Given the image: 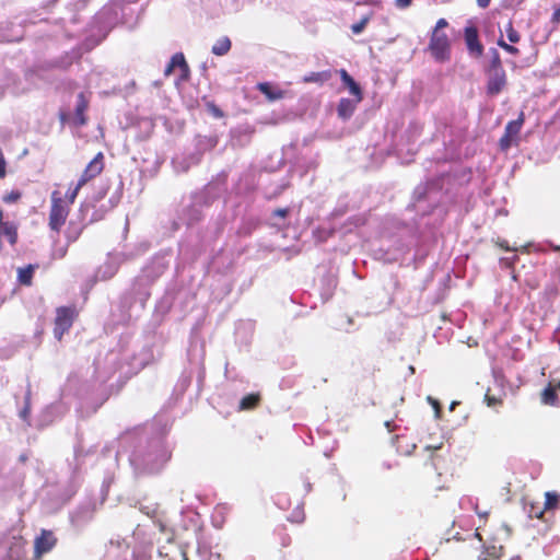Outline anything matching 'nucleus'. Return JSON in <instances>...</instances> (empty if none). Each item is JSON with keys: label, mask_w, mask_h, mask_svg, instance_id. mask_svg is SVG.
<instances>
[{"label": "nucleus", "mask_w": 560, "mask_h": 560, "mask_svg": "<svg viewBox=\"0 0 560 560\" xmlns=\"http://www.w3.org/2000/svg\"><path fill=\"white\" fill-rule=\"evenodd\" d=\"M505 32L508 35V39L511 43L516 44L521 40V34L514 28L513 22L511 20L508 22L505 26Z\"/></svg>", "instance_id": "b1692460"}, {"label": "nucleus", "mask_w": 560, "mask_h": 560, "mask_svg": "<svg viewBox=\"0 0 560 560\" xmlns=\"http://www.w3.org/2000/svg\"><path fill=\"white\" fill-rule=\"evenodd\" d=\"M57 544L54 533L42 529L40 535L34 541V558L39 560L45 553L51 551Z\"/></svg>", "instance_id": "423d86ee"}, {"label": "nucleus", "mask_w": 560, "mask_h": 560, "mask_svg": "<svg viewBox=\"0 0 560 560\" xmlns=\"http://www.w3.org/2000/svg\"><path fill=\"white\" fill-rule=\"evenodd\" d=\"M83 230H84L83 225L78 224V223L71 221L68 224V228H67V230L65 232L67 244L69 245V244H72V243L77 242L79 240V237L81 236Z\"/></svg>", "instance_id": "f3484780"}, {"label": "nucleus", "mask_w": 560, "mask_h": 560, "mask_svg": "<svg viewBox=\"0 0 560 560\" xmlns=\"http://www.w3.org/2000/svg\"><path fill=\"white\" fill-rule=\"evenodd\" d=\"M551 22L555 24V26L560 24V7L555 10L551 16Z\"/></svg>", "instance_id": "72a5a7b5"}, {"label": "nucleus", "mask_w": 560, "mask_h": 560, "mask_svg": "<svg viewBox=\"0 0 560 560\" xmlns=\"http://www.w3.org/2000/svg\"><path fill=\"white\" fill-rule=\"evenodd\" d=\"M498 45L504 49L506 52L511 54V55H518L520 54V49L513 45H510L508 43H505V40L500 37L498 39Z\"/></svg>", "instance_id": "c756f323"}, {"label": "nucleus", "mask_w": 560, "mask_h": 560, "mask_svg": "<svg viewBox=\"0 0 560 560\" xmlns=\"http://www.w3.org/2000/svg\"><path fill=\"white\" fill-rule=\"evenodd\" d=\"M487 73V94L494 96L500 94L506 85L505 70L486 71Z\"/></svg>", "instance_id": "0eeeda50"}, {"label": "nucleus", "mask_w": 560, "mask_h": 560, "mask_svg": "<svg viewBox=\"0 0 560 560\" xmlns=\"http://www.w3.org/2000/svg\"><path fill=\"white\" fill-rule=\"evenodd\" d=\"M560 503V497L555 491H548L545 493V503H544V510H556L559 508Z\"/></svg>", "instance_id": "412c9836"}, {"label": "nucleus", "mask_w": 560, "mask_h": 560, "mask_svg": "<svg viewBox=\"0 0 560 560\" xmlns=\"http://www.w3.org/2000/svg\"><path fill=\"white\" fill-rule=\"evenodd\" d=\"M540 400L544 405L559 406L560 400L557 395V388L551 383L541 392Z\"/></svg>", "instance_id": "2eb2a0df"}, {"label": "nucleus", "mask_w": 560, "mask_h": 560, "mask_svg": "<svg viewBox=\"0 0 560 560\" xmlns=\"http://www.w3.org/2000/svg\"><path fill=\"white\" fill-rule=\"evenodd\" d=\"M499 70H504L502 67L500 54L497 49H491L490 65L486 71H499Z\"/></svg>", "instance_id": "4be33fe9"}, {"label": "nucleus", "mask_w": 560, "mask_h": 560, "mask_svg": "<svg viewBox=\"0 0 560 560\" xmlns=\"http://www.w3.org/2000/svg\"><path fill=\"white\" fill-rule=\"evenodd\" d=\"M476 512L482 518H487V516H488V512H479L477 509H476Z\"/></svg>", "instance_id": "ea45409f"}, {"label": "nucleus", "mask_w": 560, "mask_h": 560, "mask_svg": "<svg viewBox=\"0 0 560 560\" xmlns=\"http://www.w3.org/2000/svg\"><path fill=\"white\" fill-rule=\"evenodd\" d=\"M177 68L180 71V80H187L189 78L190 70L183 52H176L172 56L170 63L164 70V74L168 77Z\"/></svg>", "instance_id": "6e6552de"}, {"label": "nucleus", "mask_w": 560, "mask_h": 560, "mask_svg": "<svg viewBox=\"0 0 560 560\" xmlns=\"http://www.w3.org/2000/svg\"><path fill=\"white\" fill-rule=\"evenodd\" d=\"M559 250H560V247H559Z\"/></svg>", "instance_id": "37998d69"}, {"label": "nucleus", "mask_w": 560, "mask_h": 560, "mask_svg": "<svg viewBox=\"0 0 560 560\" xmlns=\"http://www.w3.org/2000/svg\"><path fill=\"white\" fill-rule=\"evenodd\" d=\"M494 244L500 247L501 249L505 252H516L517 249L515 247H511L509 245V242L506 240L498 238Z\"/></svg>", "instance_id": "473e14b6"}, {"label": "nucleus", "mask_w": 560, "mask_h": 560, "mask_svg": "<svg viewBox=\"0 0 560 560\" xmlns=\"http://www.w3.org/2000/svg\"><path fill=\"white\" fill-rule=\"evenodd\" d=\"M396 5L400 9H406L411 5L412 0H395Z\"/></svg>", "instance_id": "c9c22d12"}, {"label": "nucleus", "mask_w": 560, "mask_h": 560, "mask_svg": "<svg viewBox=\"0 0 560 560\" xmlns=\"http://www.w3.org/2000/svg\"><path fill=\"white\" fill-rule=\"evenodd\" d=\"M231 39L228 36H222L214 43V45L211 48V51L215 56H224L231 50Z\"/></svg>", "instance_id": "a211bd4d"}, {"label": "nucleus", "mask_w": 560, "mask_h": 560, "mask_svg": "<svg viewBox=\"0 0 560 560\" xmlns=\"http://www.w3.org/2000/svg\"><path fill=\"white\" fill-rule=\"evenodd\" d=\"M5 173V161L2 153L0 152V178L4 177Z\"/></svg>", "instance_id": "e433bc0d"}, {"label": "nucleus", "mask_w": 560, "mask_h": 560, "mask_svg": "<svg viewBox=\"0 0 560 560\" xmlns=\"http://www.w3.org/2000/svg\"><path fill=\"white\" fill-rule=\"evenodd\" d=\"M22 197V194L20 190H11L10 192H7L3 197H2V200L5 202V203H15L18 202Z\"/></svg>", "instance_id": "a878e982"}, {"label": "nucleus", "mask_w": 560, "mask_h": 560, "mask_svg": "<svg viewBox=\"0 0 560 560\" xmlns=\"http://www.w3.org/2000/svg\"><path fill=\"white\" fill-rule=\"evenodd\" d=\"M21 460H22V462H25V460H26V457H25V456H21Z\"/></svg>", "instance_id": "79ce46f5"}, {"label": "nucleus", "mask_w": 560, "mask_h": 560, "mask_svg": "<svg viewBox=\"0 0 560 560\" xmlns=\"http://www.w3.org/2000/svg\"><path fill=\"white\" fill-rule=\"evenodd\" d=\"M358 103H355V100L352 101V100H349V98H341L338 103V106H337V113H338V116L341 118V119H348L350 118L354 110H355V106H357Z\"/></svg>", "instance_id": "4468645a"}, {"label": "nucleus", "mask_w": 560, "mask_h": 560, "mask_svg": "<svg viewBox=\"0 0 560 560\" xmlns=\"http://www.w3.org/2000/svg\"><path fill=\"white\" fill-rule=\"evenodd\" d=\"M70 213V207L60 191L54 190L50 196V209L48 215L49 229L59 234Z\"/></svg>", "instance_id": "f03ea898"}, {"label": "nucleus", "mask_w": 560, "mask_h": 560, "mask_svg": "<svg viewBox=\"0 0 560 560\" xmlns=\"http://www.w3.org/2000/svg\"><path fill=\"white\" fill-rule=\"evenodd\" d=\"M485 401L488 407H492V408L502 406V404H503V399L501 397L490 395L489 393H487L485 395Z\"/></svg>", "instance_id": "c85d7f7f"}, {"label": "nucleus", "mask_w": 560, "mask_h": 560, "mask_svg": "<svg viewBox=\"0 0 560 560\" xmlns=\"http://www.w3.org/2000/svg\"><path fill=\"white\" fill-rule=\"evenodd\" d=\"M38 265L30 264L25 267L18 269V281L21 285L31 287L33 284V277Z\"/></svg>", "instance_id": "ddd939ff"}, {"label": "nucleus", "mask_w": 560, "mask_h": 560, "mask_svg": "<svg viewBox=\"0 0 560 560\" xmlns=\"http://www.w3.org/2000/svg\"><path fill=\"white\" fill-rule=\"evenodd\" d=\"M57 67H59L58 62L54 61V62H47V63L37 66L35 68H30L25 71V78L30 79L33 75H37L38 71H45V70L52 69V68H57Z\"/></svg>", "instance_id": "5701e85b"}, {"label": "nucleus", "mask_w": 560, "mask_h": 560, "mask_svg": "<svg viewBox=\"0 0 560 560\" xmlns=\"http://www.w3.org/2000/svg\"><path fill=\"white\" fill-rule=\"evenodd\" d=\"M518 261V256L513 255L512 257H502L500 258V264L502 267L514 270L515 264Z\"/></svg>", "instance_id": "cd10ccee"}, {"label": "nucleus", "mask_w": 560, "mask_h": 560, "mask_svg": "<svg viewBox=\"0 0 560 560\" xmlns=\"http://www.w3.org/2000/svg\"><path fill=\"white\" fill-rule=\"evenodd\" d=\"M545 513L544 508L540 509L539 506H535L534 504L530 505V509L528 510V514L530 518H541Z\"/></svg>", "instance_id": "2f4dec72"}, {"label": "nucleus", "mask_w": 560, "mask_h": 560, "mask_svg": "<svg viewBox=\"0 0 560 560\" xmlns=\"http://www.w3.org/2000/svg\"><path fill=\"white\" fill-rule=\"evenodd\" d=\"M340 79L343 85L349 90V92L355 97V103H360L363 100V94L360 85L354 81V79L347 72L346 69H340L338 71Z\"/></svg>", "instance_id": "f8f14e48"}, {"label": "nucleus", "mask_w": 560, "mask_h": 560, "mask_svg": "<svg viewBox=\"0 0 560 560\" xmlns=\"http://www.w3.org/2000/svg\"><path fill=\"white\" fill-rule=\"evenodd\" d=\"M82 187L83 186H79V182H78L77 185L74 186V188L69 189L67 191L65 200L68 202L69 207L74 202V200L78 197V194Z\"/></svg>", "instance_id": "393cba45"}, {"label": "nucleus", "mask_w": 560, "mask_h": 560, "mask_svg": "<svg viewBox=\"0 0 560 560\" xmlns=\"http://www.w3.org/2000/svg\"><path fill=\"white\" fill-rule=\"evenodd\" d=\"M369 22V18L368 16H364L363 19H361L358 23H354L352 24L351 26V31L354 33V34H360Z\"/></svg>", "instance_id": "7c9ffc66"}, {"label": "nucleus", "mask_w": 560, "mask_h": 560, "mask_svg": "<svg viewBox=\"0 0 560 560\" xmlns=\"http://www.w3.org/2000/svg\"><path fill=\"white\" fill-rule=\"evenodd\" d=\"M447 26L448 22L445 19L438 20L428 46L431 56L439 62H445L451 59V40L443 31Z\"/></svg>", "instance_id": "f257e3e1"}, {"label": "nucleus", "mask_w": 560, "mask_h": 560, "mask_svg": "<svg viewBox=\"0 0 560 560\" xmlns=\"http://www.w3.org/2000/svg\"><path fill=\"white\" fill-rule=\"evenodd\" d=\"M465 42L471 55L480 57L483 52V46L479 40L478 30L475 26L465 28Z\"/></svg>", "instance_id": "1a4fd4ad"}, {"label": "nucleus", "mask_w": 560, "mask_h": 560, "mask_svg": "<svg viewBox=\"0 0 560 560\" xmlns=\"http://www.w3.org/2000/svg\"><path fill=\"white\" fill-rule=\"evenodd\" d=\"M207 110L215 118L224 117V113L219 106H217L213 102L206 103Z\"/></svg>", "instance_id": "bb28decb"}, {"label": "nucleus", "mask_w": 560, "mask_h": 560, "mask_svg": "<svg viewBox=\"0 0 560 560\" xmlns=\"http://www.w3.org/2000/svg\"><path fill=\"white\" fill-rule=\"evenodd\" d=\"M261 396L259 393L248 394L241 399L238 410H254L259 406Z\"/></svg>", "instance_id": "dca6fc26"}, {"label": "nucleus", "mask_w": 560, "mask_h": 560, "mask_svg": "<svg viewBox=\"0 0 560 560\" xmlns=\"http://www.w3.org/2000/svg\"><path fill=\"white\" fill-rule=\"evenodd\" d=\"M525 121V115L523 112L520 113L518 118L511 120L504 128V133L499 140V147L502 151H508L513 143H517L518 135Z\"/></svg>", "instance_id": "20e7f679"}, {"label": "nucleus", "mask_w": 560, "mask_h": 560, "mask_svg": "<svg viewBox=\"0 0 560 560\" xmlns=\"http://www.w3.org/2000/svg\"><path fill=\"white\" fill-rule=\"evenodd\" d=\"M79 313L74 305L59 306L56 308V316L54 319V337L61 341L63 335L67 334L73 326Z\"/></svg>", "instance_id": "7ed1b4c3"}, {"label": "nucleus", "mask_w": 560, "mask_h": 560, "mask_svg": "<svg viewBox=\"0 0 560 560\" xmlns=\"http://www.w3.org/2000/svg\"><path fill=\"white\" fill-rule=\"evenodd\" d=\"M288 214H289L288 208H278L273 211V215L280 217V218H285Z\"/></svg>", "instance_id": "f704fd0d"}, {"label": "nucleus", "mask_w": 560, "mask_h": 560, "mask_svg": "<svg viewBox=\"0 0 560 560\" xmlns=\"http://www.w3.org/2000/svg\"><path fill=\"white\" fill-rule=\"evenodd\" d=\"M105 167L104 154L98 152L85 166L79 178V186H85L89 182L102 174Z\"/></svg>", "instance_id": "39448f33"}, {"label": "nucleus", "mask_w": 560, "mask_h": 560, "mask_svg": "<svg viewBox=\"0 0 560 560\" xmlns=\"http://www.w3.org/2000/svg\"><path fill=\"white\" fill-rule=\"evenodd\" d=\"M491 0H477V3L480 8L485 9L490 4Z\"/></svg>", "instance_id": "4c0bfd02"}, {"label": "nucleus", "mask_w": 560, "mask_h": 560, "mask_svg": "<svg viewBox=\"0 0 560 560\" xmlns=\"http://www.w3.org/2000/svg\"><path fill=\"white\" fill-rule=\"evenodd\" d=\"M504 555V547L502 545H488L485 547L482 557H487L490 560H500Z\"/></svg>", "instance_id": "aec40b11"}, {"label": "nucleus", "mask_w": 560, "mask_h": 560, "mask_svg": "<svg viewBox=\"0 0 560 560\" xmlns=\"http://www.w3.org/2000/svg\"><path fill=\"white\" fill-rule=\"evenodd\" d=\"M555 387L557 388V390H560V381L557 384H555Z\"/></svg>", "instance_id": "a19ab883"}, {"label": "nucleus", "mask_w": 560, "mask_h": 560, "mask_svg": "<svg viewBox=\"0 0 560 560\" xmlns=\"http://www.w3.org/2000/svg\"><path fill=\"white\" fill-rule=\"evenodd\" d=\"M256 89L262 93L269 102L282 100L285 96V91L269 82H259Z\"/></svg>", "instance_id": "9b49d317"}, {"label": "nucleus", "mask_w": 560, "mask_h": 560, "mask_svg": "<svg viewBox=\"0 0 560 560\" xmlns=\"http://www.w3.org/2000/svg\"><path fill=\"white\" fill-rule=\"evenodd\" d=\"M89 105L90 98L88 95L83 92L79 93L77 97V106L74 109V124L77 126L81 127L88 124V116L85 113L89 108Z\"/></svg>", "instance_id": "9d476101"}, {"label": "nucleus", "mask_w": 560, "mask_h": 560, "mask_svg": "<svg viewBox=\"0 0 560 560\" xmlns=\"http://www.w3.org/2000/svg\"><path fill=\"white\" fill-rule=\"evenodd\" d=\"M331 78V72L329 70L320 71V72H311L305 75L302 81L304 83H320L328 81Z\"/></svg>", "instance_id": "6ab92c4d"}, {"label": "nucleus", "mask_w": 560, "mask_h": 560, "mask_svg": "<svg viewBox=\"0 0 560 560\" xmlns=\"http://www.w3.org/2000/svg\"><path fill=\"white\" fill-rule=\"evenodd\" d=\"M68 118H69V115H68L66 112H62V110H61V112L59 113V119H60V121H61L62 124H63V122H66V121L68 120Z\"/></svg>", "instance_id": "58836bf2"}]
</instances>
